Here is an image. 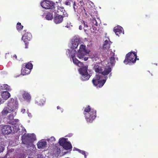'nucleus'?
<instances>
[{
    "label": "nucleus",
    "mask_w": 158,
    "mask_h": 158,
    "mask_svg": "<svg viewBox=\"0 0 158 158\" xmlns=\"http://www.w3.org/2000/svg\"><path fill=\"white\" fill-rule=\"evenodd\" d=\"M123 30V28L119 26L114 27V31L116 35L118 36L122 33Z\"/></svg>",
    "instance_id": "17"
},
{
    "label": "nucleus",
    "mask_w": 158,
    "mask_h": 158,
    "mask_svg": "<svg viewBox=\"0 0 158 158\" xmlns=\"http://www.w3.org/2000/svg\"><path fill=\"white\" fill-rule=\"evenodd\" d=\"M23 98L27 102H29L31 99L30 95L28 92L25 91H21Z\"/></svg>",
    "instance_id": "13"
},
{
    "label": "nucleus",
    "mask_w": 158,
    "mask_h": 158,
    "mask_svg": "<svg viewBox=\"0 0 158 158\" xmlns=\"http://www.w3.org/2000/svg\"><path fill=\"white\" fill-rule=\"evenodd\" d=\"M137 60H139V59L137 58L136 52H129L126 54L123 62L125 64H127L130 63H135Z\"/></svg>",
    "instance_id": "2"
},
{
    "label": "nucleus",
    "mask_w": 158,
    "mask_h": 158,
    "mask_svg": "<svg viewBox=\"0 0 158 158\" xmlns=\"http://www.w3.org/2000/svg\"><path fill=\"white\" fill-rule=\"evenodd\" d=\"M78 150L83 155H84L85 158H86V156L85 155V151H81L79 149H78Z\"/></svg>",
    "instance_id": "37"
},
{
    "label": "nucleus",
    "mask_w": 158,
    "mask_h": 158,
    "mask_svg": "<svg viewBox=\"0 0 158 158\" xmlns=\"http://www.w3.org/2000/svg\"><path fill=\"white\" fill-rule=\"evenodd\" d=\"M93 30L94 31H96L97 30V28L96 27H94L93 28Z\"/></svg>",
    "instance_id": "47"
},
{
    "label": "nucleus",
    "mask_w": 158,
    "mask_h": 158,
    "mask_svg": "<svg viewBox=\"0 0 158 158\" xmlns=\"http://www.w3.org/2000/svg\"><path fill=\"white\" fill-rule=\"evenodd\" d=\"M85 46L83 44L81 45L79 49L77 52V57L79 59L84 58V56L88 53L85 48Z\"/></svg>",
    "instance_id": "8"
},
{
    "label": "nucleus",
    "mask_w": 158,
    "mask_h": 158,
    "mask_svg": "<svg viewBox=\"0 0 158 158\" xmlns=\"http://www.w3.org/2000/svg\"><path fill=\"white\" fill-rule=\"evenodd\" d=\"M82 13H84L86 15H87V13L86 12V10L84 7L83 8V10H82Z\"/></svg>",
    "instance_id": "41"
},
{
    "label": "nucleus",
    "mask_w": 158,
    "mask_h": 158,
    "mask_svg": "<svg viewBox=\"0 0 158 158\" xmlns=\"http://www.w3.org/2000/svg\"><path fill=\"white\" fill-rule=\"evenodd\" d=\"M35 135L34 134H30L22 138L23 143L27 145H29L36 140Z\"/></svg>",
    "instance_id": "6"
},
{
    "label": "nucleus",
    "mask_w": 158,
    "mask_h": 158,
    "mask_svg": "<svg viewBox=\"0 0 158 158\" xmlns=\"http://www.w3.org/2000/svg\"><path fill=\"white\" fill-rule=\"evenodd\" d=\"M31 70L29 69L24 67L22 66L21 74L23 75H25L29 74L31 72Z\"/></svg>",
    "instance_id": "19"
},
{
    "label": "nucleus",
    "mask_w": 158,
    "mask_h": 158,
    "mask_svg": "<svg viewBox=\"0 0 158 158\" xmlns=\"http://www.w3.org/2000/svg\"><path fill=\"white\" fill-rule=\"evenodd\" d=\"M72 60L74 64L76 65H78L79 64H82V63L79 61L75 57L72 58Z\"/></svg>",
    "instance_id": "31"
},
{
    "label": "nucleus",
    "mask_w": 158,
    "mask_h": 158,
    "mask_svg": "<svg viewBox=\"0 0 158 158\" xmlns=\"http://www.w3.org/2000/svg\"><path fill=\"white\" fill-rule=\"evenodd\" d=\"M146 17H148V15H146Z\"/></svg>",
    "instance_id": "53"
},
{
    "label": "nucleus",
    "mask_w": 158,
    "mask_h": 158,
    "mask_svg": "<svg viewBox=\"0 0 158 158\" xmlns=\"http://www.w3.org/2000/svg\"><path fill=\"white\" fill-rule=\"evenodd\" d=\"M0 89L2 90H6L7 91H10L11 90L10 86L7 84H3L1 85Z\"/></svg>",
    "instance_id": "25"
},
{
    "label": "nucleus",
    "mask_w": 158,
    "mask_h": 158,
    "mask_svg": "<svg viewBox=\"0 0 158 158\" xmlns=\"http://www.w3.org/2000/svg\"><path fill=\"white\" fill-rule=\"evenodd\" d=\"M111 44L110 41L106 40L103 44V48L106 50L109 49L110 48V45Z\"/></svg>",
    "instance_id": "20"
},
{
    "label": "nucleus",
    "mask_w": 158,
    "mask_h": 158,
    "mask_svg": "<svg viewBox=\"0 0 158 158\" xmlns=\"http://www.w3.org/2000/svg\"><path fill=\"white\" fill-rule=\"evenodd\" d=\"M94 69L96 72L99 73V74H101L103 70L102 67L100 64H97L94 65Z\"/></svg>",
    "instance_id": "16"
},
{
    "label": "nucleus",
    "mask_w": 158,
    "mask_h": 158,
    "mask_svg": "<svg viewBox=\"0 0 158 158\" xmlns=\"http://www.w3.org/2000/svg\"><path fill=\"white\" fill-rule=\"evenodd\" d=\"M13 129L14 130L15 129V130H14V132H17L18 130L19 129V127H16V126H15L13 127Z\"/></svg>",
    "instance_id": "40"
},
{
    "label": "nucleus",
    "mask_w": 158,
    "mask_h": 158,
    "mask_svg": "<svg viewBox=\"0 0 158 158\" xmlns=\"http://www.w3.org/2000/svg\"><path fill=\"white\" fill-rule=\"evenodd\" d=\"M13 58H15V59H16L17 58V56L16 55H14L13 56Z\"/></svg>",
    "instance_id": "45"
},
{
    "label": "nucleus",
    "mask_w": 158,
    "mask_h": 158,
    "mask_svg": "<svg viewBox=\"0 0 158 158\" xmlns=\"http://www.w3.org/2000/svg\"><path fill=\"white\" fill-rule=\"evenodd\" d=\"M56 151H57V154H58V153H60V148H57L56 149Z\"/></svg>",
    "instance_id": "42"
},
{
    "label": "nucleus",
    "mask_w": 158,
    "mask_h": 158,
    "mask_svg": "<svg viewBox=\"0 0 158 158\" xmlns=\"http://www.w3.org/2000/svg\"><path fill=\"white\" fill-rule=\"evenodd\" d=\"M101 75L99 74L95 75L92 80V82L94 86L101 88L104 85L106 82V80H101Z\"/></svg>",
    "instance_id": "3"
},
{
    "label": "nucleus",
    "mask_w": 158,
    "mask_h": 158,
    "mask_svg": "<svg viewBox=\"0 0 158 158\" xmlns=\"http://www.w3.org/2000/svg\"><path fill=\"white\" fill-rule=\"evenodd\" d=\"M46 144L47 143L45 141H39L37 143L38 148L40 149L41 148H44Z\"/></svg>",
    "instance_id": "23"
},
{
    "label": "nucleus",
    "mask_w": 158,
    "mask_h": 158,
    "mask_svg": "<svg viewBox=\"0 0 158 158\" xmlns=\"http://www.w3.org/2000/svg\"><path fill=\"white\" fill-rule=\"evenodd\" d=\"M41 5L43 8L46 9H51L53 10L55 8L54 2L49 0H44L41 3Z\"/></svg>",
    "instance_id": "5"
},
{
    "label": "nucleus",
    "mask_w": 158,
    "mask_h": 158,
    "mask_svg": "<svg viewBox=\"0 0 158 158\" xmlns=\"http://www.w3.org/2000/svg\"><path fill=\"white\" fill-rule=\"evenodd\" d=\"M110 55L111 57L110 59V62L111 65H113L115 64V53L111 52L110 53Z\"/></svg>",
    "instance_id": "22"
},
{
    "label": "nucleus",
    "mask_w": 158,
    "mask_h": 158,
    "mask_svg": "<svg viewBox=\"0 0 158 158\" xmlns=\"http://www.w3.org/2000/svg\"><path fill=\"white\" fill-rule=\"evenodd\" d=\"M2 101V99L1 98H0V104L1 103Z\"/></svg>",
    "instance_id": "48"
},
{
    "label": "nucleus",
    "mask_w": 158,
    "mask_h": 158,
    "mask_svg": "<svg viewBox=\"0 0 158 158\" xmlns=\"http://www.w3.org/2000/svg\"><path fill=\"white\" fill-rule=\"evenodd\" d=\"M59 142L60 145L66 150H69L72 148L71 144L70 142H67L65 138H60Z\"/></svg>",
    "instance_id": "7"
},
{
    "label": "nucleus",
    "mask_w": 158,
    "mask_h": 158,
    "mask_svg": "<svg viewBox=\"0 0 158 158\" xmlns=\"http://www.w3.org/2000/svg\"><path fill=\"white\" fill-rule=\"evenodd\" d=\"M16 28L17 30L18 31H20L23 29V26L21 24V23L18 22L16 24Z\"/></svg>",
    "instance_id": "29"
},
{
    "label": "nucleus",
    "mask_w": 158,
    "mask_h": 158,
    "mask_svg": "<svg viewBox=\"0 0 158 158\" xmlns=\"http://www.w3.org/2000/svg\"><path fill=\"white\" fill-rule=\"evenodd\" d=\"M7 106L14 111L18 107V102L16 100L11 98L8 101Z\"/></svg>",
    "instance_id": "10"
},
{
    "label": "nucleus",
    "mask_w": 158,
    "mask_h": 158,
    "mask_svg": "<svg viewBox=\"0 0 158 158\" xmlns=\"http://www.w3.org/2000/svg\"><path fill=\"white\" fill-rule=\"evenodd\" d=\"M60 107H59V106H58L57 107V109H60Z\"/></svg>",
    "instance_id": "50"
},
{
    "label": "nucleus",
    "mask_w": 158,
    "mask_h": 158,
    "mask_svg": "<svg viewBox=\"0 0 158 158\" xmlns=\"http://www.w3.org/2000/svg\"><path fill=\"white\" fill-rule=\"evenodd\" d=\"M64 4L66 5L69 6L71 4L70 0H67L64 2Z\"/></svg>",
    "instance_id": "39"
},
{
    "label": "nucleus",
    "mask_w": 158,
    "mask_h": 158,
    "mask_svg": "<svg viewBox=\"0 0 158 158\" xmlns=\"http://www.w3.org/2000/svg\"><path fill=\"white\" fill-rule=\"evenodd\" d=\"M13 111L12 109L10 108L7 106H5L1 112V114L2 116H5L8 114L11 113Z\"/></svg>",
    "instance_id": "15"
},
{
    "label": "nucleus",
    "mask_w": 158,
    "mask_h": 158,
    "mask_svg": "<svg viewBox=\"0 0 158 158\" xmlns=\"http://www.w3.org/2000/svg\"><path fill=\"white\" fill-rule=\"evenodd\" d=\"M83 114L86 121L91 123L96 117V111L88 106L84 108Z\"/></svg>",
    "instance_id": "1"
},
{
    "label": "nucleus",
    "mask_w": 158,
    "mask_h": 158,
    "mask_svg": "<svg viewBox=\"0 0 158 158\" xmlns=\"http://www.w3.org/2000/svg\"><path fill=\"white\" fill-rule=\"evenodd\" d=\"M45 18L48 20H52L53 18L52 13L49 12H47L46 14Z\"/></svg>",
    "instance_id": "27"
},
{
    "label": "nucleus",
    "mask_w": 158,
    "mask_h": 158,
    "mask_svg": "<svg viewBox=\"0 0 158 158\" xmlns=\"http://www.w3.org/2000/svg\"><path fill=\"white\" fill-rule=\"evenodd\" d=\"M79 40L77 38L73 39L71 41V48L73 49L77 48L79 43Z\"/></svg>",
    "instance_id": "14"
},
{
    "label": "nucleus",
    "mask_w": 158,
    "mask_h": 158,
    "mask_svg": "<svg viewBox=\"0 0 158 158\" xmlns=\"http://www.w3.org/2000/svg\"><path fill=\"white\" fill-rule=\"evenodd\" d=\"M22 111L23 112V113L25 112V109H24V110H22Z\"/></svg>",
    "instance_id": "49"
},
{
    "label": "nucleus",
    "mask_w": 158,
    "mask_h": 158,
    "mask_svg": "<svg viewBox=\"0 0 158 158\" xmlns=\"http://www.w3.org/2000/svg\"><path fill=\"white\" fill-rule=\"evenodd\" d=\"M15 116L14 114L13 113H11L8 116V119L9 120V122L10 123L12 120H13Z\"/></svg>",
    "instance_id": "30"
},
{
    "label": "nucleus",
    "mask_w": 158,
    "mask_h": 158,
    "mask_svg": "<svg viewBox=\"0 0 158 158\" xmlns=\"http://www.w3.org/2000/svg\"><path fill=\"white\" fill-rule=\"evenodd\" d=\"M88 59V57H85L84 58V60L85 61H86Z\"/></svg>",
    "instance_id": "46"
},
{
    "label": "nucleus",
    "mask_w": 158,
    "mask_h": 158,
    "mask_svg": "<svg viewBox=\"0 0 158 158\" xmlns=\"http://www.w3.org/2000/svg\"><path fill=\"white\" fill-rule=\"evenodd\" d=\"M81 1H80V3H81Z\"/></svg>",
    "instance_id": "54"
},
{
    "label": "nucleus",
    "mask_w": 158,
    "mask_h": 158,
    "mask_svg": "<svg viewBox=\"0 0 158 158\" xmlns=\"http://www.w3.org/2000/svg\"><path fill=\"white\" fill-rule=\"evenodd\" d=\"M48 141H51H51H52V142L55 141V139L54 138V137H51L50 139H48Z\"/></svg>",
    "instance_id": "38"
},
{
    "label": "nucleus",
    "mask_w": 158,
    "mask_h": 158,
    "mask_svg": "<svg viewBox=\"0 0 158 158\" xmlns=\"http://www.w3.org/2000/svg\"><path fill=\"white\" fill-rule=\"evenodd\" d=\"M77 52L75 50H73L71 51L69 54V56H70L71 58H73L75 57V54Z\"/></svg>",
    "instance_id": "32"
},
{
    "label": "nucleus",
    "mask_w": 158,
    "mask_h": 158,
    "mask_svg": "<svg viewBox=\"0 0 158 158\" xmlns=\"http://www.w3.org/2000/svg\"><path fill=\"white\" fill-rule=\"evenodd\" d=\"M111 68L109 66H107L105 68L104 70L102 71L101 74L104 76L107 75L111 71Z\"/></svg>",
    "instance_id": "18"
},
{
    "label": "nucleus",
    "mask_w": 158,
    "mask_h": 158,
    "mask_svg": "<svg viewBox=\"0 0 158 158\" xmlns=\"http://www.w3.org/2000/svg\"><path fill=\"white\" fill-rule=\"evenodd\" d=\"M19 120L18 119H14L13 120H12L10 123L12 124H16L19 122Z\"/></svg>",
    "instance_id": "34"
},
{
    "label": "nucleus",
    "mask_w": 158,
    "mask_h": 158,
    "mask_svg": "<svg viewBox=\"0 0 158 158\" xmlns=\"http://www.w3.org/2000/svg\"><path fill=\"white\" fill-rule=\"evenodd\" d=\"M1 131L4 135H8L11 133L12 130L10 126L5 125L1 129Z\"/></svg>",
    "instance_id": "12"
},
{
    "label": "nucleus",
    "mask_w": 158,
    "mask_h": 158,
    "mask_svg": "<svg viewBox=\"0 0 158 158\" xmlns=\"http://www.w3.org/2000/svg\"><path fill=\"white\" fill-rule=\"evenodd\" d=\"M25 31V32H26V30H24V31Z\"/></svg>",
    "instance_id": "52"
},
{
    "label": "nucleus",
    "mask_w": 158,
    "mask_h": 158,
    "mask_svg": "<svg viewBox=\"0 0 158 158\" xmlns=\"http://www.w3.org/2000/svg\"><path fill=\"white\" fill-rule=\"evenodd\" d=\"M4 150V146L2 144L0 145V153L2 152Z\"/></svg>",
    "instance_id": "36"
},
{
    "label": "nucleus",
    "mask_w": 158,
    "mask_h": 158,
    "mask_svg": "<svg viewBox=\"0 0 158 158\" xmlns=\"http://www.w3.org/2000/svg\"><path fill=\"white\" fill-rule=\"evenodd\" d=\"M76 6V3L75 2H74L73 4V8L74 10H75V6Z\"/></svg>",
    "instance_id": "44"
},
{
    "label": "nucleus",
    "mask_w": 158,
    "mask_h": 158,
    "mask_svg": "<svg viewBox=\"0 0 158 158\" xmlns=\"http://www.w3.org/2000/svg\"><path fill=\"white\" fill-rule=\"evenodd\" d=\"M36 102L38 105H43L45 103V99L44 98H39L38 99Z\"/></svg>",
    "instance_id": "24"
},
{
    "label": "nucleus",
    "mask_w": 158,
    "mask_h": 158,
    "mask_svg": "<svg viewBox=\"0 0 158 158\" xmlns=\"http://www.w3.org/2000/svg\"><path fill=\"white\" fill-rule=\"evenodd\" d=\"M92 23L93 24H94L95 26H98V23L95 19L93 18L92 19Z\"/></svg>",
    "instance_id": "35"
},
{
    "label": "nucleus",
    "mask_w": 158,
    "mask_h": 158,
    "mask_svg": "<svg viewBox=\"0 0 158 158\" xmlns=\"http://www.w3.org/2000/svg\"><path fill=\"white\" fill-rule=\"evenodd\" d=\"M64 15L55 14L53 18V21L56 24H60L63 21Z\"/></svg>",
    "instance_id": "11"
},
{
    "label": "nucleus",
    "mask_w": 158,
    "mask_h": 158,
    "mask_svg": "<svg viewBox=\"0 0 158 158\" xmlns=\"http://www.w3.org/2000/svg\"><path fill=\"white\" fill-rule=\"evenodd\" d=\"M22 66L27 68L31 70L32 69L33 65L31 63H25L23 64Z\"/></svg>",
    "instance_id": "26"
},
{
    "label": "nucleus",
    "mask_w": 158,
    "mask_h": 158,
    "mask_svg": "<svg viewBox=\"0 0 158 158\" xmlns=\"http://www.w3.org/2000/svg\"><path fill=\"white\" fill-rule=\"evenodd\" d=\"M41 156V155H38V156Z\"/></svg>",
    "instance_id": "51"
},
{
    "label": "nucleus",
    "mask_w": 158,
    "mask_h": 158,
    "mask_svg": "<svg viewBox=\"0 0 158 158\" xmlns=\"http://www.w3.org/2000/svg\"><path fill=\"white\" fill-rule=\"evenodd\" d=\"M88 66H82L79 69V71L81 75V79L83 81L88 80L90 77V75L88 72Z\"/></svg>",
    "instance_id": "4"
},
{
    "label": "nucleus",
    "mask_w": 158,
    "mask_h": 158,
    "mask_svg": "<svg viewBox=\"0 0 158 158\" xmlns=\"http://www.w3.org/2000/svg\"><path fill=\"white\" fill-rule=\"evenodd\" d=\"M82 23V25L83 26V28L85 30V27H88V25L85 22L84 20H82L81 21Z\"/></svg>",
    "instance_id": "33"
},
{
    "label": "nucleus",
    "mask_w": 158,
    "mask_h": 158,
    "mask_svg": "<svg viewBox=\"0 0 158 158\" xmlns=\"http://www.w3.org/2000/svg\"><path fill=\"white\" fill-rule=\"evenodd\" d=\"M32 38L31 34L30 32H27L23 35L21 40H23L25 43V48H28L29 41L31 40Z\"/></svg>",
    "instance_id": "9"
},
{
    "label": "nucleus",
    "mask_w": 158,
    "mask_h": 158,
    "mask_svg": "<svg viewBox=\"0 0 158 158\" xmlns=\"http://www.w3.org/2000/svg\"><path fill=\"white\" fill-rule=\"evenodd\" d=\"M2 98L5 100L7 99L10 96V93L7 91H3L1 94Z\"/></svg>",
    "instance_id": "21"
},
{
    "label": "nucleus",
    "mask_w": 158,
    "mask_h": 158,
    "mask_svg": "<svg viewBox=\"0 0 158 158\" xmlns=\"http://www.w3.org/2000/svg\"><path fill=\"white\" fill-rule=\"evenodd\" d=\"M58 10L60 11L61 12H63V15L64 16L67 17L68 16V15L67 13L65 11V10L64 8L60 7L58 9Z\"/></svg>",
    "instance_id": "28"
},
{
    "label": "nucleus",
    "mask_w": 158,
    "mask_h": 158,
    "mask_svg": "<svg viewBox=\"0 0 158 158\" xmlns=\"http://www.w3.org/2000/svg\"><path fill=\"white\" fill-rule=\"evenodd\" d=\"M83 28V26L81 25H80L79 26V29L80 30H81Z\"/></svg>",
    "instance_id": "43"
}]
</instances>
